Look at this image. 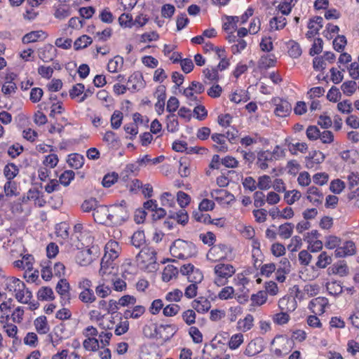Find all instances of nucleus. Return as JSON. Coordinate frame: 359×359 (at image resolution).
Instances as JSON below:
<instances>
[{"instance_id":"58836bf2","label":"nucleus","mask_w":359,"mask_h":359,"mask_svg":"<svg viewBox=\"0 0 359 359\" xmlns=\"http://www.w3.org/2000/svg\"><path fill=\"white\" fill-rule=\"evenodd\" d=\"M287 21L283 16H276L273 18L269 22L271 29L278 30L283 29L286 25Z\"/></svg>"},{"instance_id":"473e14b6","label":"nucleus","mask_w":359,"mask_h":359,"mask_svg":"<svg viewBox=\"0 0 359 359\" xmlns=\"http://www.w3.org/2000/svg\"><path fill=\"white\" fill-rule=\"evenodd\" d=\"M250 99L247 92L244 90H236L230 97L231 101L235 103L246 102Z\"/></svg>"},{"instance_id":"ddd939ff","label":"nucleus","mask_w":359,"mask_h":359,"mask_svg":"<svg viewBox=\"0 0 359 359\" xmlns=\"http://www.w3.org/2000/svg\"><path fill=\"white\" fill-rule=\"evenodd\" d=\"M355 245L351 241H345L341 246H339L334 251L336 257H344L355 253Z\"/></svg>"},{"instance_id":"0eeeda50","label":"nucleus","mask_w":359,"mask_h":359,"mask_svg":"<svg viewBox=\"0 0 359 359\" xmlns=\"http://www.w3.org/2000/svg\"><path fill=\"white\" fill-rule=\"evenodd\" d=\"M116 263L111 262H104L101 260L100 269L99 274L102 277L101 281L113 280V277L116 274Z\"/></svg>"},{"instance_id":"680f3d73","label":"nucleus","mask_w":359,"mask_h":359,"mask_svg":"<svg viewBox=\"0 0 359 359\" xmlns=\"http://www.w3.org/2000/svg\"><path fill=\"white\" fill-rule=\"evenodd\" d=\"M179 173L181 177H186L190 175L189 163L186 158H180Z\"/></svg>"},{"instance_id":"7ed1b4c3","label":"nucleus","mask_w":359,"mask_h":359,"mask_svg":"<svg viewBox=\"0 0 359 359\" xmlns=\"http://www.w3.org/2000/svg\"><path fill=\"white\" fill-rule=\"evenodd\" d=\"M173 257L179 259H187L196 254V248L192 243L177 239L170 248Z\"/></svg>"},{"instance_id":"6e6552de","label":"nucleus","mask_w":359,"mask_h":359,"mask_svg":"<svg viewBox=\"0 0 359 359\" xmlns=\"http://www.w3.org/2000/svg\"><path fill=\"white\" fill-rule=\"evenodd\" d=\"M121 251V248L118 242L115 241H109L104 248V255L102 260L104 262H114L115 259L118 258Z\"/></svg>"},{"instance_id":"6ab92c4d","label":"nucleus","mask_w":359,"mask_h":359,"mask_svg":"<svg viewBox=\"0 0 359 359\" xmlns=\"http://www.w3.org/2000/svg\"><path fill=\"white\" fill-rule=\"evenodd\" d=\"M143 78L139 72L133 74L128 80L127 89L130 90H138L143 87Z\"/></svg>"},{"instance_id":"5701e85b","label":"nucleus","mask_w":359,"mask_h":359,"mask_svg":"<svg viewBox=\"0 0 359 359\" xmlns=\"http://www.w3.org/2000/svg\"><path fill=\"white\" fill-rule=\"evenodd\" d=\"M56 50L51 45H46L39 52V58L43 62H50L55 56Z\"/></svg>"},{"instance_id":"412c9836","label":"nucleus","mask_w":359,"mask_h":359,"mask_svg":"<svg viewBox=\"0 0 359 359\" xmlns=\"http://www.w3.org/2000/svg\"><path fill=\"white\" fill-rule=\"evenodd\" d=\"M192 307L198 313H205L211 307L210 302L204 297H200L192 302Z\"/></svg>"},{"instance_id":"f704fd0d","label":"nucleus","mask_w":359,"mask_h":359,"mask_svg":"<svg viewBox=\"0 0 359 359\" xmlns=\"http://www.w3.org/2000/svg\"><path fill=\"white\" fill-rule=\"evenodd\" d=\"M302 196L300 191L297 190L286 191L284 195V200L288 205H292L299 201Z\"/></svg>"},{"instance_id":"e2e57ef3","label":"nucleus","mask_w":359,"mask_h":359,"mask_svg":"<svg viewBox=\"0 0 359 359\" xmlns=\"http://www.w3.org/2000/svg\"><path fill=\"white\" fill-rule=\"evenodd\" d=\"M306 135L309 140L314 141L319 138L320 136V132L317 126H310L306 129Z\"/></svg>"},{"instance_id":"20e7f679","label":"nucleus","mask_w":359,"mask_h":359,"mask_svg":"<svg viewBox=\"0 0 359 359\" xmlns=\"http://www.w3.org/2000/svg\"><path fill=\"white\" fill-rule=\"evenodd\" d=\"M214 272L216 275L215 283L217 285H224L228 278L235 273L236 269L231 264H218L215 266Z\"/></svg>"},{"instance_id":"603ef678","label":"nucleus","mask_w":359,"mask_h":359,"mask_svg":"<svg viewBox=\"0 0 359 359\" xmlns=\"http://www.w3.org/2000/svg\"><path fill=\"white\" fill-rule=\"evenodd\" d=\"M341 238L335 236H329L325 238V246L327 249L337 248L341 244Z\"/></svg>"},{"instance_id":"2f4dec72","label":"nucleus","mask_w":359,"mask_h":359,"mask_svg":"<svg viewBox=\"0 0 359 359\" xmlns=\"http://www.w3.org/2000/svg\"><path fill=\"white\" fill-rule=\"evenodd\" d=\"M123 58L117 55L109 61L107 69L110 72L114 73L118 72L123 67Z\"/></svg>"},{"instance_id":"052dcab7","label":"nucleus","mask_w":359,"mask_h":359,"mask_svg":"<svg viewBox=\"0 0 359 359\" xmlns=\"http://www.w3.org/2000/svg\"><path fill=\"white\" fill-rule=\"evenodd\" d=\"M74 172L72 170H66L65 171L59 178V183L63 184L64 186H68L71 181L74 178Z\"/></svg>"},{"instance_id":"ea45409f","label":"nucleus","mask_w":359,"mask_h":359,"mask_svg":"<svg viewBox=\"0 0 359 359\" xmlns=\"http://www.w3.org/2000/svg\"><path fill=\"white\" fill-rule=\"evenodd\" d=\"M131 243L133 245L137 248L143 246L145 243V236L144 232L142 231H135L131 238Z\"/></svg>"},{"instance_id":"a18cd8bd","label":"nucleus","mask_w":359,"mask_h":359,"mask_svg":"<svg viewBox=\"0 0 359 359\" xmlns=\"http://www.w3.org/2000/svg\"><path fill=\"white\" fill-rule=\"evenodd\" d=\"M38 298L41 300H53L54 299V293L53 290L49 287H43L38 291Z\"/></svg>"},{"instance_id":"49530a36","label":"nucleus","mask_w":359,"mask_h":359,"mask_svg":"<svg viewBox=\"0 0 359 359\" xmlns=\"http://www.w3.org/2000/svg\"><path fill=\"white\" fill-rule=\"evenodd\" d=\"M71 14L70 13V8L67 5H60L57 8L55 9L54 15L56 18L60 20H63L68 16H69Z\"/></svg>"},{"instance_id":"c85d7f7f","label":"nucleus","mask_w":359,"mask_h":359,"mask_svg":"<svg viewBox=\"0 0 359 359\" xmlns=\"http://www.w3.org/2000/svg\"><path fill=\"white\" fill-rule=\"evenodd\" d=\"M178 269L172 264H168L163 269L162 273V279L165 282L170 281L172 278L176 277L178 274Z\"/></svg>"},{"instance_id":"c756f323","label":"nucleus","mask_w":359,"mask_h":359,"mask_svg":"<svg viewBox=\"0 0 359 359\" xmlns=\"http://www.w3.org/2000/svg\"><path fill=\"white\" fill-rule=\"evenodd\" d=\"M276 58L274 55H263L258 61V67L259 69H267L275 65Z\"/></svg>"},{"instance_id":"4468645a","label":"nucleus","mask_w":359,"mask_h":359,"mask_svg":"<svg viewBox=\"0 0 359 359\" xmlns=\"http://www.w3.org/2000/svg\"><path fill=\"white\" fill-rule=\"evenodd\" d=\"M273 160V154H271L270 151H259L257 154L256 165L259 169L265 170L269 168V163Z\"/></svg>"},{"instance_id":"4d7b16f0","label":"nucleus","mask_w":359,"mask_h":359,"mask_svg":"<svg viewBox=\"0 0 359 359\" xmlns=\"http://www.w3.org/2000/svg\"><path fill=\"white\" fill-rule=\"evenodd\" d=\"M234 292L233 287L226 286L222 289L217 297L221 300L230 299L234 297Z\"/></svg>"},{"instance_id":"a878e982","label":"nucleus","mask_w":359,"mask_h":359,"mask_svg":"<svg viewBox=\"0 0 359 359\" xmlns=\"http://www.w3.org/2000/svg\"><path fill=\"white\" fill-rule=\"evenodd\" d=\"M211 138L215 142L216 144H215L214 147L218 151L225 152L227 151L228 146L224 135L214 133L212 135Z\"/></svg>"},{"instance_id":"f3484780","label":"nucleus","mask_w":359,"mask_h":359,"mask_svg":"<svg viewBox=\"0 0 359 359\" xmlns=\"http://www.w3.org/2000/svg\"><path fill=\"white\" fill-rule=\"evenodd\" d=\"M323 19L322 17L316 16L311 18L308 23V32L306 36L311 38L318 34V31L323 27Z\"/></svg>"},{"instance_id":"1a4fd4ad","label":"nucleus","mask_w":359,"mask_h":359,"mask_svg":"<svg viewBox=\"0 0 359 359\" xmlns=\"http://www.w3.org/2000/svg\"><path fill=\"white\" fill-rule=\"evenodd\" d=\"M69 289V284L65 278L60 279L56 285L55 290L60 296L61 303L62 305L70 304L71 294Z\"/></svg>"},{"instance_id":"bb28decb","label":"nucleus","mask_w":359,"mask_h":359,"mask_svg":"<svg viewBox=\"0 0 359 359\" xmlns=\"http://www.w3.org/2000/svg\"><path fill=\"white\" fill-rule=\"evenodd\" d=\"M41 37L46 38V34L42 30L32 31L26 34L22 39L23 43L27 44L37 41Z\"/></svg>"},{"instance_id":"338daca9","label":"nucleus","mask_w":359,"mask_h":359,"mask_svg":"<svg viewBox=\"0 0 359 359\" xmlns=\"http://www.w3.org/2000/svg\"><path fill=\"white\" fill-rule=\"evenodd\" d=\"M296 302L294 299H281L278 302V306L281 310L286 309L288 311H293L295 308Z\"/></svg>"},{"instance_id":"aec40b11","label":"nucleus","mask_w":359,"mask_h":359,"mask_svg":"<svg viewBox=\"0 0 359 359\" xmlns=\"http://www.w3.org/2000/svg\"><path fill=\"white\" fill-rule=\"evenodd\" d=\"M15 77L16 75L13 73L9 74L6 76V81L1 88V91L5 95L9 96L15 93L17 86L16 84L13 82Z\"/></svg>"},{"instance_id":"f03ea898","label":"nucleus","mask_w":359,"mask_h":359,"mask_svg":"<svg viewBox=\"0 0 359 359\" xmlns=\"http://www.w3.org/2000/svg\"><path fill=\"white\" fill-rule=\"evenodd\" d=\"M7 289L13 291L17 300L22 304H28L32 297V292L25 287V285L20 280L11 278L6 283Z\"/></svg>"},{"instance_id":"393cba45","label":"nucleus","mask_w":359,"mask_h":359,"mask_svg":"<svg viewBox=\"0 0 359 359\" xmlns=\"http://www.w3.org/2000/svg\"><path fill=\"white\" fill-rule=\"evenodd\" d=\"M254 325V317L251 314H247L243 319H240L237 323V329L242 332L250 330Z\"/></svg>"},{"instance_id":"774afa93","label":"nucleus","mask_w":359,"mask_h":359,"mask_svg":"<svg viewBox=\"0 0 359 359\" xmlns=\"http://www.w3.org/2000/svg\"><path fill=\"white\" fill-rule=\"evenodd\" d=\"M345 188V183L339 179L334 180L330 183V191L334 194H340Z\"/></svg>"},{"instance_id":"dca6fc26","label":"nucleus","mask_w":359,"mask_h":359,"mask_svg":"<svg viewBox=\"0 0 359 359\" xmlns=\"http://www.w3.org/2000/svg\"><path fill=\"white\" fill-rule=\"evenodd\" d=\"M327 304V299L323 297H318L310 302L309 307L316 315H320L325 312V308Z\"/></svg>"},{"instance_id":"9b49d317","label":"nucleus","mask_w":359,"mask_h":359,"mask_svg":"<svg viewBox=\"0 0 359 359\" xmlns=\"http://www.w3.org/2000/svg\"><path fill=\"white\" fill-rule=\"evenodd\" d=\"M229 248L225 245H217L210 248L207 256L210 259L217 260L225 259Z\"/></svg>"},{"instance_id":"8fccbe9b","label":"nucleus","mask_w":359,"mask_h":359,"mask_svg":"<svg viewBox=\"0 0 359 359\" xmlns=\"http://www.w3.org/2000/svg\"><path fill=\"white\" fill-rule=\"evenodd\" d=\"M4 172L8 180L11 181L18 175V168L15 164L10 163L5 166Z\"/></svg>"},{"instance_id":"69168bd1","label":"nucleus","mask_w":359,"mask_h":359,"mask_svg":"<svg viewBox=\"0 0 359 359\" xmlns=\"http://www.w3.org/2000/svg\"><path fill=\"white\" fill-rule=\"evenodd\" d=\"M243 342V335L241 333L233 334L229 341V346L231 349H236Z\"/></svg>"},{"instance_id":"de8ad7c7","label":"nucleus","mask_w":359,"mask_h":359,"mask_svg":"<svg viewBox=\"0 0 359 359\" xmlns=\"http://www.w3.org/2000/svg\"><path fill=\"white\" fill-rule=\"evenodd\" d=\"M257 188L260 190H268L271 187L272 181L270 176L264 175L258 177Z\"/></svg>"},{"instance_id":"cd10ccee","label":"nucleus","mask_w":359,"mask_h":359,"mask_svg":"<svg viewBox=\"0 0 359 359\" xmlns=\"http://www.w3.org/2000/svg\"><path fill=\"white\" fill-rule=\"evenodd\" d=\"M34 325L37 332L41 334L48 333L50 330L46 316H40L36 318Z\"/></svg>"},{"instance_id":"5fc2aeb1","label":"nucleus","mask_w":359,"mask_h":359,"mask_svg":"<svg viewBox=\"0 0 359 359\" xmlns=\"http://www.w3.org/2000/svg\"><path fill=\"white\" fill-rule=\"evenodd\" d=\"M294 6V0H283L278 7L283 15H288Z\"/></svg>"},{"instance_id":"09e8293b","label":"nucleus","mask_w":359,"mask_h":359,"mask_svg":"<svg viewBox=\"0 0 359 359\" xmlns=\"http://www.w3.org/2000/svg\"><path fill=\"white\" fill-rule=\"evenodd\" d=\"M145 311V309L142 306H136L133 310H126L124 313L126 318H137L140 317Z\"/></svg>"},{"instance_id":"79ce46f5","label":"nucleus","mask_w":359,"mask_h":359,"mask_svg":"<svg viewBox=\"0 0 359 359\" xmlns=\"http://www.w3.org/2000/svg\"><path fill=\"white\" fill-rule=\"evenodd\" d=\"M250 300L254 306H262L267 300V294L264 291H259L251 296Z\"/></svg>"},{"instance_id":"4be33fe9","label":"nucleus","mask_w":359,"mask_h":359,"mask_svg":"<svg viewBox=\"0 0 359 359\" xmlns=\"http://www.w3.org/2000/svg\"><path fill=\"white\" fill-rule=\"evenodd\" d=\"M276 105L274 113L280 117L287 116L292 110V106L287 100H280Z\"/></svg>"},{"instance_id":"4c0bfd02","label":"nucleus","mask_w":359,"mask_h":359,"mask_svg":"<svg viewBox=\"0 0 359 359\" xmlns=\"http://www.w3.org/2000/svg\"><path fill=\"white\" fill-rule=\"evenodd\" d=\"M3 329L8 337L13 339V343L20 341L17 337L18 330L16 325L11 323H6L3 325Z\"/></svg>"},{"instance_id":"b1692460","label":"nucleus","mask_w":359,"mask_h":359,"mask_svg":"<svg viewBox=\"0 0 359 359\" xmlns=\"http://www.w3.org/2000/svg\"><path fill=\"white\" fill-rule=\"evenodd\" d=\"M307 198L313 204H320L323 201V195L320 192L319 189L316 187H311L307 191Z\"/></svg>"},{"instance_id":"a211bd4d","label":"nucleus","mask_w":359,"mask_h":359,"mask_svg":"<svg viewBox=\"0 0 359 359\" xmlns=\"http://www.w3.org/2000/svg\"><path fill=\"white\" fill-rule=\"evenodd\" d=\"M144 336L149 339L163 338L162 331L156 323L145 325L142 329Z\"/></svg>"},{"instance_id":"2eb2a0df","label":"nucleus","mask_w":359,"mask_h":359,"mask_svg":"<svg viewBox=\"0 0 359 359\" xmlns=\"http://www.w3.org/2000/svg\"><path fill=\"white\" fill-rule=\"evenodd\" d=\"M20 256L22 257L21 259L16 260L13 262L14 267L25 270V271L34 269V257L30 254L22 255V253Z\"/></svg>"},{"instance_id":"72a5a7b5","label":"nucleus","mask_w":359,"mask_h":359,"mask_svg":"<svg viewBox=\"0 0 359 359\" xmlns=\"http://www.w3.org/2000/svg\"><path fill=\"white\" fill-rule=\"evenodd\" d=\"M105 281H100L98 285L95 287L96 294L101 297L105 298L109 296L111 292V287L106 285Z\"/></svg>"},{"instance_id":"3c124183","label":"nucleus","mask_w":359,"mask_h":359,"mask_svg":"<svg viewBox=\"0 0 359 359\" xmlns=\"http://www.w3.org/2000/svg\"><path fill=\"white\" fill-rule=\"evenodd\" d=\"M68 162L69 165L75 169L81 168L84 163L83 156L79 154L70 155Z\"/></svg>"},{"instance_id":"a19ab883","label":"nucleus","mask_w":359,"mask_h":359,"mask_svg":"<svg viewBox=\"0 0 359 359\" xmlns=\"http://www.w3.org/2000/svg\"><path fill=\"white\" fill-rule=\"evenodd\" d=\"M159 329L165 332V334H163V339L167 341L170 339L177 332V328L174 325H161Z\"/></svg>"},{"instance_id":"f8f14e48","label":"nucleus","mask_w":359,"mask_h":359,"mask_svg":"<svg viewBox=\"0 0 359 359\" xmlns=\"http://www.w3.org/2000/svg\"><path fill=\"white\" fill-rule=\"evenodd\" d=\"M263 340L260 337L251 340L247 345L244 354L248 357L255 356L263 351Z\"/></svg>"},{"instance_id":"c9c22d12","label":"nucleus","mask_w":359,"mask_h":359,"mask_svg":"<svg viewBox=\"0 0 359 359\" xmlns=\"http://www.w3.org/2000/svg\"><path fill=\"white\" fill-rule=\"evenodd\" d=\"M332 262V257L328 255L326 252H322L318 257L316 266L320 269H325Z\"/></svg>"},{"instance_id":"37998d69","label":"nucleus","mask_w":359,"mask_h":359,"mask_svg":"<svg viewBox=\"0 0 359 359\" xmlns=\"http://www.w3.org/2000/svg\"><path fill=\"white\" fill-rule=\"evenodd\" d=\"M341 89L344 94L347 96L352 95L357 89V83L354 81H348L342 83Z\"/></svg>"},{"instance_id":"39448f33","label":"nucleus","mask_w":359,"mask_h":359,"mask_svg":"<svg viewBox=\"0 0 359 359\" xmlns=\"http://www.w3.org/2000/svg\"><path fill=\"white\" fill-rule=\"evenodd\" d=\"M292 341L283 336H277L271 342L272 350L277 357H283L292 350Z\"/></svg>"},{"instance_id":"bf43d9fd","label":"nucleus","mask_w":359,"mask_h":359,"mask_svg":"<svg viewBox=\"0 0 359 359\" xmlns=\"http://www.w3.org/2000/svg\"><path fill=\"white\" fill-rule=\"evenodd\" d=\"M266 197L262 191H256L253 194L254 205L257 208L262 207L266 202Z\"/></svg>"},{"instance_id":"e433bc0d","label":"nucleus","mask_w":359,"mask_h":359,"mask_svg":"<svg viewBox=\"0 0 359 359\" xmlns=\"http://www.w3.org/2000/svg\"><path fill=\"white\" fill-rule=\"evenodd\" d=\"M293 224L291 223H285L278 227V235L284 239L289 238L293 232Z\"/></svg>"},{"instance_id":"7c9ffc66","label":"nucleus","mask_w":359,"mask_h":359,"mask_svg":"<svg viewBox=\"0 0 359 359\" xmlns=\"http://www.w3.org/2000/svg\"><path fill=\"white\" fill-rule=\"evenodd\" d=\"M79 299L84 304H91L95 302L96 297L91 289H83L79 294Z\"/></svg>"},{"instance_id":"423d86ee","label":"nucleus","mask_w":359,"mask_h":359,"mask_svg":"<svg viewBox=\"0 0 359 359\" xmlns=\"http://www.w3.org/2000/svg\"><path fill=\"white\" fill-rule=\"evenodd\" d=\"M156 252L151 248H144L136 257L137 264L142 268H148L156 262Z\"/></svg>"},{"instance_id":"0e129e2a","label":"nucleus","mask_w":359,"mask_h":359,"mask_svg":"<svg viewBox=\"0 0 359 359\" xmlns=\"http://www.w3.org/2000/svg\"><path fill=\"white\" fill-rule=\"evenodd\" d=\"M205 78L210 81H217L219 79L218 70L215 67L211 69L206 68L203 72Z\"/></svg>"},{"instance_id":"13d9d810","label":"nucleus","mask_w":359,"mask_h":359,"mask_svg":"<svg viewBox=\"0 0 359 359\" xmlns=\"http://www.w3.org/2000/svg\"><path fill=\"white\" fill-rule=\"evenodd\" d=\"M161 202L163 206L168 208H172L175 205V197L168 192H165L161 195Z\"/></svg>"},{"instance_id":"9d476101","label":"nucleus","mask_w":359,"mask_h":359,"mask_svg":"<svg viewBox=\"0 0 359 359\" xmlns=\"http://www.w3.org/2000/svg\"><path fill=\"white\" fill-rule=\"evenodd\" d=\"M97 253V248L93 247L92 248L83 249L77 252L76 256V262L81 266H87L90 264L93 260V252Z\"/></svg>"},{"instance_id":"864d4df0","label":"nucleus","mask_w":359,"mask_h":359,"mask_svg":"<svg viewBox=\"0 0 359 359\" xmlns=\"http://www.w3.org/2000/svg\"><path fill=\"white\" fill-rule=\"evenodd\" d=\"M288 53L290 57L297 58L302 55V49L299 43L295 41H290L288 43Z\"/></svg>"},{"instance_id":"c03bdc74","label":"nucleus","mask_w":359,"mask_h":359,"mask_svg":"<svg viewBox=\"0 0 359 359\" xmlns=\"http://www.w3.org/2000/svg\"><path fill=\"white\" fill-rule=\"evenodd\" d=\"M93 40L90 36L82 35L74 41V46L75 50H79L86 48L88 45L91 44Z\"/></svg>"},{"instance_id":"f257e3e1","label":"nucleus","mask_w":359,"mask_h":359,"mask_svg":"<svg viewBox=\"0 0 359 359\" xmlns=\"http://www.w3.org/2000/svg\"><path fill=\"white\" fill-rule=\"evenodd\" d=\"M93 217L96 222L106 225L119 224L127 216L126 211L121 206L98 205L93 212Z\"/></svg>"},{"instance_id":"6e6d98bb","label":"nucleus","mask_w":359,"mask_h":359,"mask_svg":"<svg viewBox=\"0 0 359 359\" xmlns=\"http://www.w3.org/2000/svg\"><path fill=\"white\" fill-rule=\"evenodd\" d=\"M170 217L176 219L177 223L183 225L187 224L189 219L187 212L183 209H181L178 212L172 213Z\"/></svg>"}]
</instances>
